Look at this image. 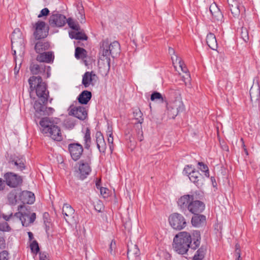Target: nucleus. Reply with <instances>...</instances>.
Masks as SVG:
<instances>
[{"mask_svg":"<svg viewBox=\"0 0 260 260\" xmlns=\"http://www.w3.org/2000/svg\"><path fill=\"white\" fill-rule=\"evenodd\" d=\"M34 37L36 40H39L35 46V51L37 53L44 52L50 48V44L48 42L41 40L42 38L47 37L46 34H34Z\"/></svg>","mask_w":260,"mask_h":260,"instance_id":"5","label":"nucleus"},{"mask_svg":"<svg viewBox=\"0 0 260 260\" xmlns=\"http://www.w3.org/2000/svg\"><path fill=\"white\" fill-rule=\"evenodd\" d=\"M8 253L7 251H3L0 253V260H8Z\"/></svg>","mask_w":260,"mask_h":260,"instance_id":"54","label":"nucleus"},{"mask_svg":"<svg viewBox=\"0 0 260 260\" xmlns=\"http://www.w3.org/2000/svg\"><path fill=\"white\" fill-rule=\"evenodd\" d=\"M4 177L7 185L11 187H17L22 181L20 176L11 172L6 173Z\"/></svg>","mask_w":260,"mask_h":260,"instance_id":"10","label":"nucleus"},{"mask_svg":"<svg viewBox=\"0 0 260 260\" xmlns=\"http://www.w3.org/2000/svg\"><path fill=\"white\" fill-rule=\"evenodd\" d=\"M5 187V181L0 178V190H3Z\"/></svg>","mask_w":260,"mask_h":260,"instance_id":"63","label":"nucleus"},{"mask_svg":"<svg viewBox=\"0 0 260 260\" xmlns=\"http://www.w3.org/2000/svg\"><path fill=\"white\" fill-rule=\"evenodd\" d=\"M31 250L32 252L37 253L39 251V247L38 242L34 240L30 245Z\"/></svg>","mask_w":260,"mask_h":260,"instance_id":"47","label":"nucleus"},{"mask_svg":"<svg viewBox=\"0 0 260 260\" xmlns=\"http://www.w3.org/2000/svg\"><path fill=\"white\" fill-rule=\"evenodd\" d=\"M191 242V236L189 233L180 232L174 238L173 248L179 254H183L188 251Z\"/></svg>","mask_w":260,"mask_h":260,"instance_id":"2","label":"nucleus"},{"mask_svg":"<svg viewBox=\"0 0 260 260\" xmlns=\"http://www.w3.org/2000/svg\"><path fill=\"white\" fill-rule=\"evenodd\" d=\"M229 9H230L232 14L234 15V17L238 15L240 13L239 4L236 1H233V4H229Z\"/></svg>","mask_w":260,"mask_h":260,"instance_id":"35","label":"nucleus"},{"mask_svg":"<svg viewBox=\"0 0 260 260\" xmlns=\"http://www.w3.org/2000/svg\"><path fill=\"white\" fill-rule=\"evenodd\" d=\"M37 56V60L41 62L51 63L53 61L54 55L52 52H42Z\"/></svg>","mask_w":260,"mask_h":260,"instance_id":"22","label":"nucleus"},{"mask_svg":"<svg viewBox=\"0 0 260 260\" xmlns=\"http://www.w3.org/2000/svg\"><path fill=\"white\" fill-rule=\"evenodd\" d=\"M206 42L208 46L212 50H216L217 48V43L214 34H208L206 37Z\"/></svg>","mask_w":260,"mask_h":260,"instance_id":"30","label":"nucleus"},{"mask_svg":"<svg viewBox=\"0 0 260 260\" xmlns=\"http://www.w3.org/2000/svg\"><path fill=\"white\" fill-rule=\"evenodd\" d=\"M66 23L68 24L69 27L72 30L76 31V32H82L78 22L72 17L67 18Z\"/></svg>","mask_w":260,"mask_h":260,"instance_id":"29","label":"nucleus"},{"mask_svg":"<svg viewBox=\"0 0 260 260\" xmlns=\"http://www.w3.org/2000/svg\"><path fill=\"white\" fill-rule=\"evenodd\" d=\"M241 37L243 40L247 42L249 40V34H241Z\"/></svg>","mask_w":260,"mask_h":260,"instance_id":"61","label":"nucleus"},{"mask_svg":"<svg viewBox=\"0 0 260 260\" xmlns=\"http://www.w3.org/2000/svg\"><path fill=\"white\" fill-rule=\"evenodd\" d=\"M6 247V243L5 238L0 236V249H3Z\"/></svg>","mask_w":260,"mask_h":260,"instance_id":"58","label":"nucleus"},{"mask_svg":"<svg viewBox=\"0 0 260 260\" xmlns=\"http://www.w3.org/2000/svg\"><path fill=\"white\" fill-rule=\"evenodd\" d=\"M211 14L213 16V19L215 21L221 22L223 19V15L217 7V5L213 3L212 4L209 8Z\"/></svg>","mask_w":260,"mask_h":260,"instance_id":"23","label":"nucleus"},{"mask_svg":"<svg viewBox=\"0 0 260 260\" xmlns=\"http://www.w3.org/2000/svg\"><path fill=\"white\" fill-rule=\"evenodd\" d=\"M206 220V217L199 214H194L191 218V223L194 226H200L204 223Z\"/></svg>","mask_w":260,"mask_h":260,"instance_id":"32","label":"nucleus"},{"mask_svg":"<svg viewBox=\"0 0 260 260\" xmlns=\"http://www.w3.org/2000/svg\"><path fill=\"white\" fill-rule=\"evenodd\" d=\"M171 59L175 68H176L175 64H178V61L179 60H182L179 57L177 56V54L171 56Z\"/></svg>","mask_w":260,"mask_h":260,"instance_id":"53","label":"nucleus"},{"mask_svg":"<svg viewBox=\"0 0 260 260\" xmlns=\"http://www.w3.org/2000/svg\"><path fill=\"white\" fill-rule=\"evenodd\" d=\"M49 14V10H48V8H45L43 9L41 11V12L39 14L38 17L39 18H41V17H42L43 16H46L48 15Z\"/></svg>","mask_w":260,"mask_h":260,"instance_id":"52","label":"nucleus"},{"mask_svg":"<svg viewBox=\"0 0 260 260\" xmlns=\"http://www.w3.org/2000/svg\"><path fill=\"white\" fill-rule=\"evenodd\" d=\"M34 108L36 109V111L39 110L41 112H43L44 115H50L52 114L54 110L51 107H44L43 105L39 103L35 102L34 105Z\"/></svg>","mask_w":260,"mask_h":260,"instance_id":"33","label":"nucleus"},{"mask_svg":"<svg viewBox=\"0 0 260 260\" xmlns=\"http://www.w3.org/2000/svg\"><path fill=\"white\" fill-rule=\"evenodd\" d=\"M204 209L205 204L203 202L194 199L189 205L188 210L191 213L197 214L202 212Z\"/></svg>","mask_w":260,"mask_h":260,"instance_id":"18","label":"nucleus"},{"mask_svg":"<svg viewBox=\"0 0 260 260\" xmlns=\"http://www.w3.org/2000/svg\"><path fill=\"white\" fill-rule=\"evenodd\" d=\"M100 49L102 56L106 58L109 63L110 55L113 57H116L120 52V46L118 42L114 41L111 42L108 39L104 40L101 42Z\"/></svg>","mask_w":260,"mask_h":260,"instance_id":"3","label":"nucleus"},{"mask_svg":"<svg viewBox=\"0 0 260 260\" xmlns=\"http://www.w3.org/2000/svg\"><path fill=\"white\" fill-rule=\"evenodd\" d=\"M235 254L236 257V260H242L240 254V246L238 243L235 245Z\"/></svg>","mask_w":260,"mask_h":260,"instance_id":"49","label":"nucleus"},{"mask_svg":"<svg viewBox=\"0 0 260 260\" xmlns=\"http://www.w3.org/2000/svg\"><path fill=\"white\" fill-rule=\"evenodd\" d=\"M24 162V158L22 156H15L12 158L9 163L11 168L17 171H22L25 167Z\"/></svg>","mask_w":260,"mask_h":260,"instance_id":"17","label":"nucleus"},{"mask_svg":"<svg viewBox=\"0 0 260 260\" xmlns=\"http://www.w3.org/2000/svg\"><path fill=\"white\" fill-rule=\"evenodd\" d=\"M39 124L41 126V132L47 135L52 129L53 127L57 125V123L53 118L44 117L41 119Z\"/></svg>","mask_w":260,"mask_h":260,"instance_id":"6","label":"nucleus"},{"mask_svg":"<svg viewBox=\"0 0 260 260\" xmlns=\"http://www.w3.org/2000/svg\"><path fill=\"white\" fill-rule=\"evenodd\" d=\"M11 229L7 222L0 223V231L2 232H10Z\"/></svg>","mask_w":260,"mask_h":260,"instance_id":"48","label":"nucleus"},{"mask_svg":"<svg viewBox=\"0 0 260 260\" xmlns=\"http://www.w3.org/2000/svg\"><path fill=\"white\" fill-rule=\"evenodd\" d=\"M190 180L196 184L197 186H201L203 184V177L199 171H195L188 176Z\"/></svg>","mask_w":260,"mask_h":260,"instance_id":"26","label":"nucleus"},{"mask_svg":"<svg viewBox=\"0 0 260 260\" xmlns=\"http://www.w3.org/2000/svg\"><path fill=\"white\" fill-rule=\"evenodd\" d=\"M17 191L16 190L14 189L12 190L7 196V199L9 204L12 205H15L17 202Z\"/></svg>","mask_w":260,"mask_h":260,"instance_id":"34","label":"nucleus"},{"mask_svg":"<svg viewBox=\"0 0 260 260\" xmlns=\"http://www.w3.org/2000/svg\"><path fill=\"white\" fill-rule=\"evenodd\" d=\"M20 200L24 204H31L35 200L34 194L29 191H23L19 196Z\"/></svg>","mask_w":260,"mask_h":260,"instance_id":"21","label":"nucleus"},{"mask_svg":"<svg viewBox=\"0 0 260 260\" xmlns=\"http://www.w3.org/2000/svg\"><path fill=\"white\" fill-rule=\"evenodd\" d=\"M75 55L76 58H84L86 56V50L80 47H77L75 50Z\"/></svg>","mask_w":260,"mask_h":260,"instance_id":"37","label":"nucleus"},{"mask_svg":"<svg viewBox=\"0 0 260 260\" xmlns=\"http://www.w3.org/2000/svg\"><path fill=\"white\" fill-rule=\"evenodd\" d=\"M151 100L154 101L155 100H161V101H163V98L162 97L161 94L157 92H153L151 95Z\"/></svg>","mask_w":260,"mask_h":260,"instance_id":"50","label":"nucleus"},{"mask_svg":"<svg viewBox=\"0 0 260 260\" xmlns=\"http://www.w3.org/2000/svg\"><path fill=\"white\" fill-rule=\"evenodd\" d=\"M109 131L107 132V135H108V142L109 144V147L111 150V152H112L113 150V147L112 146L113 142V137L112 136V132L111 129H110L109 128H108Z\"/></svg>","mask_w":260,"mask_h":260,"instance_id":"45","label":"nucleus"},{"mask_svg":"<svg viewBox=\"0 0 260 260\" xmlns=\"http://www.w3.org/2000/svg\"><path fill=\"white\" fill-rule=\"evenodd\" d=\"M19 34H13L11 37L12 49L13 50V55L16 56L17 49L18 47L17 51L19 52V54L22 53V49L23 48V39L17 36Z\"/></svg>","mask_w":260,"mask_h":260,"instance_id":"13","label":"nucleus"},{"mask_svg":"<svg viewBox=\"0 0 260 260\" xmlns=\"http://www.w3.org/2000/svg\"><path fill=\"white\" fill-rule=\"evenodd\" d=\"M84 146L86 149H89L90 146L91 138L90 132L88 128H87L84 137Z\"/></svg>","mask_w":260,"mask_h":260,"instance_id":"36","label":"nucleus"},{"mask_svg":"<svg viewBox=\"0 0 260 260\" xmlns=\"http://www.w3.org/2000/svg\"><path fill=\"white\" fill-rule=\"evenodd\" d=\"M69 150L73 159H79L83 152L82 146L78 143L71 144L68 146Z\"/></svg>","mask_w":260,"mask_h":260,"instance_id":"16","label":"nucleus"},{"mask_svg":"<svg viewBox=\"0 0 260 260\" xmlns=\"http://www.w3.org/2000/svg\"><path fill=\"white\" fill-rule=\"evenodd\" d=\"M13 214L12 213H11L10 215H7L6 214H3L2 215V217L6 220V221H9L10 218L12 217Z\"/></svg>","mask_w":260,"mask_h":260,"instance_id":"62","label":"nucleus"},{"mask_svg":"<svg viewBox=\"0 0 260 260\" xmlns=\"http://www.w3.org/2000/svg\"><path fill=\"white\" fill-rule=\"evenodd\" d=\"M36 218V215L35 213H32L29 215V219H28V222L31 223L34 222Z\"/></svg>","mask_w":260,"mask_h":260,"instance_id":"59","label":"nucleus"},{"mask_svg":"<svg viewBox=\"0 0 260 260\" xmlns=\"http://www.w3.org/2000/svg\"><path fill=\"white\" fill-rule=\"evenodd\" d=\"M47 135L54 141H61L63 139L60 128L57 125L53 127L52 129Z\"/></svg>","mask_w":260,"mask_h":260,"instance_id":"24","label":"nucleus"},{"mask_svg":"<svg viewBox=\"0 0 260 260\" xmlns=\"http://www.w3.org/2000/svg\"><path fill=\"white\" fill-rule=\"evenodd\" d=\"M30 86V95L35 90L37 95L45 103L47 101L49 92L46 90V84L42 81L40 76H32L28 79Z\"/></svg>","mask_w":260,"mask_h":260,"instance_id":"1","label":"nucleus"},{"mask_svg":"<svg viewBox=\"0 0 260 260\" xmlns=\"http://www.w3.org/2000/svg\"><path fill=\"white\" fill-rule=\"evenodd\" d=\"M102 209H103V204L101 201H99L97 202L96 205H95V209L99 212H101L102 211Z\"/></svg>","mask_w":260,"mask_h":260,"instance_id":"56","label":"nucleus"},{"mask_svg":"<svg viewBox=\"0 0 260 260\" xmlns=\"http://www.w3.org/2000/svg\"><path fill=\"white\" fill-rule=\"evenodd\" d=\"M67 21V18L63 15L59 13H53L49 18V23L52 27H61L63 26Z\"/></svg>","mask_w":260,"mask_h":260,"instance_id":"9","label":"nucleus"},{"mask_svg":"<svg viewBox=\"0 0 260 260\" xmlns=\"http://www.w3.org/2000/svg\"><path fill=\"white\" fill-rule=\"evenodd\" d=\"M134 116L137 120L138 123L142 124L143 122V113L139 109H136L133 112Z\"/></svg>","mask_w":260,"mask_h":260,"instance_id":"38","label":"nucleus"},{"mask_svg":"<svg viewBox=\"0 0 260 260\" xmlns=\"http://www.w3.org/2000/svg\"><path fill=\"white\" fill-rule=\"evenodd\" d=\"M77 7L79 11V14L81 17L80 22L81 23H84L85 22V15L83 7L81 4H78Z\"/></svg>","mask_w":260,"mask_h":260,"instance_id":"43","label":"nucleus"},{"mask_svg":"<svg viewBox=\"0 0 260 260\" xmlns=\"http://www.w3.org/2000/svg\"><path fill=\"white\" fill-rule=\"evenodd\" d=\"M195 170V168L192 165H186L183 169V173L188 177Z\"/></svg>","mask_w":260,"mask_h":260,"instance_id":"44","label":"nucleus"},{"mask_svg":"<svg viewBox=\"0 0 260 260\" xmlns=\"http://www.w3.org/2000/svg\"><path fill=\"white\" fill-rule=\"evenodd\" d=\"M169 54L171 55H175V54H176L175 53V51L174 49L172 47H169L168 49Z\"/></svg>","mask_w":260,"mask_h":260,"instance_id":"64","label":"nucleus"},{"mask_svg":"<svg viewBox=\"0 0 260 260\" xmlns=\"http://www.w3.org/2000/svg\"><path fill=\"white\" fill-rule=\"evenodd\" d=\"M75 211L71 205L64 204L62 207V214L66 221L69 224H73L75 222L74 214Z\"/></svg>","mask_w":260,"mask_h":260,"instance_id":"15","label":"nucleus"},{"mask_svg":"<svg viewBox=\"0 0 260 260\" xmlns=\"http://www.w3.org/2000/svg\"><path fill=\"white\" fill-rule=\"evenodd\" d=\"M169 221L170 225L175 230H181L187 224L185 218L181 214L174 213L170 215Z\"/></svg>","mask_w":260,"mask_h":260,"instance_id":"4","label":"nucleus"},{"mask_svg":"<svg viewBox=\"0 0 260 260\" xmlns=\"http://www.w3.org/2000/svg\"><path fill=\"white\" fill-rule=\"evenodd\" d=\"M69 114L80 120H84L87 116L86 109L82 106H71Z\"/></svg>","mask_w":260,"mask_h":260,"instance_id":"12","label":"nucleus"},{"mask_svg":"<svg viewBox=\"0 0 260 260\" xmlns=\"http://www.w3.org/2000/svg\"><path fill=\"white\" fill-rule=\"evenodd\" d=\"M184 75H182V80L184 82L186 86L190 85L191 78L188 72L183 73Z\"/></svg>","mask_w":260,"mask_h":260,"instance_id":"46","label":"nucleus"},{"mask_svg":"<svg viewBox=\"0 0 260 260\" xmlns=\"http://www.w3.org/2000/svg\"><path fill=\"white\" fill-rule=\"evenodd\" d=\"M98 80V76L93 72H86L83 76L82 83L84 87L94 86Z\"/></svg>","mask_w":260,"mask_h":260,"instance_id":"14","label":"nucleus"},{"mask_svg":"<svg viewBox=\"0 0 260 260\" xmlns=\"http://www.w3.org/2000/svg\"><path fill=\"white\" fill-rule=\"evenodd\" d=\"M46 26V24L45 22L42 21H38L37 23H35L34 27L35 28L36 32H38L44 29Z\"/></svg>","mask_w":260,"mask_h":260,"instance_id":"41","label":"nucleus"},{"mask_svg":"<svg viewBox=\"0 0 260 260\" xmlns=\"http://www.w3.org/2000/svg\"><path fill=\"white\" fill-rule=\"evenodd\" d=\"M250 99L252 102L256 103L260 96V89L258 84L253 85L249 91Z\"/></svg>","mask_w":260,"mask_h":260,"instance_id":"27","label":"nucleus"},{"mask_svg":"<svg viewBox=\"0 0 260 260\" xmlns=\"http://www.w3.org/2000/svg\"><path fill=\"white\" fill-rule=\"evenodd\" d=\"M36 218V215L35 213H32L29 215V219H28V222L31 223L34 222Z\"/></svg>","mask_w":260,"mask_h":260,"instance_id":"60","label":"nucleus"},{"mask_svg":"<svg viewBox=\"0 0 260 260\" xmlns=\"http://www.w3.org/2000/svg\"><path fill=\"white\" fill-rule=\"evenodd\" d=\"M97 147L101 152H104L106 148V144L104 137L101 132H97L95 135Z\"/></svg>","mask_w":260,"mask_h":260,"instance_id":"28","label":"nucleus"},{"mask_svg":"<svg viewBox=\"0 0 260 260\" xmlns=\"http://www.w3.org/2000/svg\"><path fill=\"white\" fill-rule=\"evenodd\" d=\"M91 172V168L87 162H80L79 166L78 177L81 180L86 178Z\"/></svg>","mask_w":260,"mask_h":260,"instance_id":"20","label":"nucleus"},{"mask_svg":"<svg viewBox=\"0 0 260 260\" xmlns=\"http://www.w3.org/2000/svg\"><path fill=\"white\" fill-rule=\"evenodd\" d=\"M91 92L88 90H84L79 95L78 100L81 104H87L91 98Z\"/></svg>","mask_w":260,"mask_h":260,"instance_id":"31","label":"nucleus"},{"mask_svg":"<svg viewBox=\"0 0 260 260\" xmlns=\"http://www.w3.org/2000/svg\"><path fill=\"white\" fill-rule=\"evenodd\" d=\"M179 68L182 72L183 73L188 72V69L184 63V62L182 60H179L178 61Z\"/></svg>","mask_w":260,"mask_h":260,"instance_id":"51","label":"nucleus"},{"mask_svg":"<svg viewBox=\"0 0 260 260\" xmlns=\"http://www.w3.org/2000/svg\"><path fill=\"white\" fill-rule=\"evenodd\" d=\"M100 189L101 194L103 197V198H105L108 197V193L107 191L108 190L107 188L102 187H100Z\"/></svg>","mask_w":260,"mask_h":260,"instance_id":"55","label":"nucleus"},{"mask_svg":"<svg viewBox=\"0 0 260 260\" xmlns=\"http://www.w3.org/2000/svg\"><path fill=\"white\" fill-rule=\"evenodd\" d=\"M198 165L200 166V170L201 171L205 172V176L206 177H209L210 174L208 166L202 162H199Z\"/></svg>","mask_w":260,"mask_h":260,"instance_id":"42","label":"nucleus"},{"mask_svg":"<svg viewBox=\"0 0 260 260\" xmlns=\"http://www.w3.org/2000/svg\"><path fill=\"white\" fill-rule=\"evenodd\" d=\"M30 70L34 75H41L46 78H48L50 76V67H47L46 69V66L45 65L31 64L30 66Z\"/></svg>","mask_w":260,"mask_h":260,"instance_id":"11","label":"nucleus"},{"mask_svg":"<svg viewBox=\"0 0 260 260\" xmlns=\"http://www.w3.org/2000/svg\"><path fill=\"white\" fill-rule=\"evenodd\" d=\"M168 114L170 118H174L179 113L184 109L183 104L180 101H175L170 103L167 107Z\"/></svg>","mask_w":260,"mask_h":260,"instance_id":"8","label":"nucleus"},{"mask_svg":"<svg viewBox=\"0 0 260 260\" xmlns=\"http://www.w3.org/2000/svg\"><path fill=\"white\" fill-rule=\"evenodd\" d=\"M137 135H138V139L139 140V141H142L143 139V133L142 127H141V128L139 129V130L137 132Z\"/></svg>","mask_w":260,"mask_h":260,"instance_id":"57","label":"nucleus"},{"mask_svg":"<svg viewBox=\"0 0 260 260\" xmlns=\"http://www.w3.org/2000/svg\"><path fill=\"white\" fill-rule=\"evenodd\" d=\"M205 253V249L203 248L199 249L193 256L192 260H203Z\"/></svg>","mask_w":260,"mask_h":260,"instance_id":"39","label":"nucleus"},{"mask_svg":"<svg viewBox=\"0 0 260 260\" xmlns=\"http://www.w3.org/2000/svg\"><path fill=\"white\" fill-rule=\"evenodd\" d=\"M70 37L72 39H75L78 40H86L87 37L86 34H69Z\"/></svg>","mask_w":260,"mask_h":260,"instance_id":"40","label":"nucleus"},{"mask_svg":"<svg viewBox=\"0 0 260 260\" xmlns=\"http://www.w3.org/2000/svg\"><path fill=\"white\" fill-rule=\"evenodd\" d=\"M127 257L128 258L139 260V256L140 255V250L136 244L130 242L127 245Z\"/></svg>","mask_w":260,"mask_h":260,"instance_id":"19","label":"nucleus"},{"mask_svg":"<svg viewBox=\"0 0 260 260\" xmlns=\"http://www.w3.org/2000/svg\"><path fill=\"white\" fill-rule=\"evenodd\" d=\"M194 197L192 195L186 194L182 196L178 201V205L181 208H187L191 202L194 200Z\"/></svg>","mask_w":260,"mask_h":260,"instance_id":"25","label":"nucleus"},{"mask_svg":"<svg viewBox=\"0 0 260 260\" xmlns=\"http://www.w3.org/2000/svg\"><path fill=\"white\" fill-rule=\"evenodd\" d=\"M18 210L19 212L16 213L14 216L19 219L23 226H27L29 224L28 222V219H29L30 211L24 205L19 206Z\"/></svg>","mask_w":260,"mask_h":260,"instance_id":"7","label":"nucleus"}]
</instances>
